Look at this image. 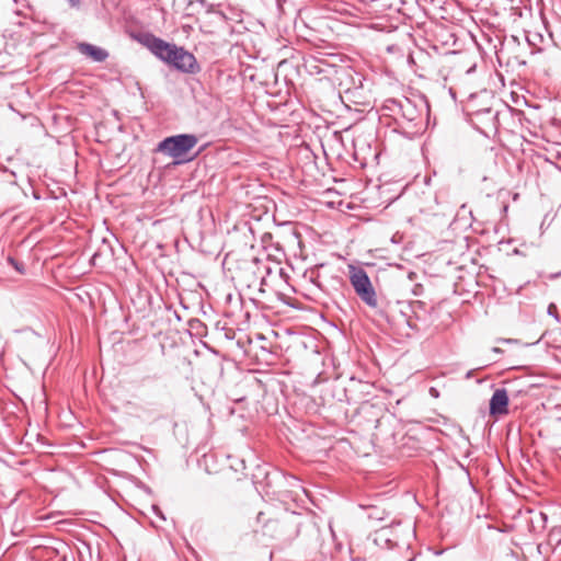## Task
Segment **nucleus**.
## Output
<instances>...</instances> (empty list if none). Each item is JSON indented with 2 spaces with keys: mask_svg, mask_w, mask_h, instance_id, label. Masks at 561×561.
Masks as SVG:
<instances>
[{
  "mask_svg": "<svg viewBox=\"0 0 561 561\" xmlns=\"http://www.w3.org/2000/svg\"><path fill=\"white\" fill-rule=\"evenodd\" d=\"M408 324H409V327H411V328H413V327H414V325L412 324V322H411V319H409V320H408Z\"/></svg>",
  "mask_w": 561,
  "mask_h": 561,
  "instance_id": "nucleus-25",
  "label": "nucleus"
},
{
  "mask_svg": "<svg viewBox=\"0 0 561 561\" xmlns=\"http://www.w3.org/2000/svg\"><path fill=\"white\" fill-rule=\"evenodd\" d=\"M458 22H462L463 23V22H466V20L465 19H458Z\"/></svg>",
  "mask_w": 561,
  "mask_h": 561,
  "instance_id": "nucleus-29",
  "label": "nucleus"
},
{
  "mask_svg": "<svg viewBox=\"0 0 561 561\" xmlns=\"http://www.w3.org/2000/svg\"><path fill=\"white\" fill-rule=\"evenodd\" d=\"M388 108L407 137L413 138L424 131L426 127L424 110L419 108L410 99L391 100Z\"/></svg>",
  "mask_w": 561,
  "mask_h": 561,
  "instance_id": "nucleus-1",
  "label": "nucleus"
},
{
  "mask_svg": "<svg viewBox=\"0 0 561 561\" xmlns=\"http://www.w3.org/2000/svg\"><path fill=\"white\" fill-rule=\"evenodd\" d=\"M145 44L156 57L167 64L170 61L172 54L176 51L175 44L168 43L154 35L147 36Z\"/></svg>",
  "mask_w": 561,
  "mask_h": 561,
  "instance_id": "nucleus-7",
  "label": "nucleus"
},
{
  "mask_svg": "<svg viewBox=\"0 0 561 561\" xmlns=\"http://www.w3.org/2000/svg\"><path fill=\"white\" fill-rule=\"evenodd\" d=\"M458 42H461L463 47L458 49V67L465 70L466 75L473 72L481 60L480 46L477 43L471 31L458 23Z\"/></svg>",
  "mask_w": 561,
  "mask_h": 561,
  "instance_id": "nucleus-2",
  "label": "nucleus"
},
{
  "mask_svg": "<svg viewBox=\"0 0 561 561\" xmlns=\"http://www.w3.org/2000/svg\"><path fill=\"white\" fill-rule=\"evenodd\" d=\"M431 393L437 396V392L434 388H431Z\"/></svg>",
  "mask_w": 561,
  "mask_h": 561,
  "instance_id": "nucleus-24",
  "label": "nucleus"
},
{
  "mask_svg": "<svg viewBox=\"0 0 561 561\" xmlns=\"http://www.w3.org/2000/svg\"><path fill=\"white\" fill-rule=\"evenodd\" d=\"M409 308L416 320H427L430 312L425 302L421 300H413L409 304Z\"/></svg>",
  "mask_w": 561,
  "mask_h": 561,
  "instance_id": "nucleus-12",
  "label": "nucleus"
},
{
  "mask_svg": "<svg viewBox=\"0 0 561 561\" xmlns=\"http://www.w3.org/2000/svg\"><path fill=\"white\" fill-rule=\"evenodd\" d=\"M486 118L488 121L492 119V112L490 108H483L479 110L474 113H470L466 111V119L467 122L477 130H479L482 134H485V131L480 126L481 123H483V119Z\"/></svg>",
  "mask_w": 561,
  "mask_h": 561,
  "instance_id": "nucleus-10",
  "label": "nucleus"
},
{
  "mask_svg": "<svg viewBox=\"0 0 561 561\" xmlns=\"http://www.w3.org/2000/svg\"><path fill=\"white\" fill-rule=\"evenodd\" d=\"M451 37H453V44H455L456 43V37L454 35H451Z\"/></svg>",
  "mask_w": 561,
  "mask_h": 561,
  "instance_id": "nucleus-28",
  "label": "nucleus"
},
{
  "mask_svg": "<svg viewBox=\"0 0 561 561\" xmlns=\"http://www.w3.org/2000/svg\"><path fill=\"white\" fill-rule=\"evenodd\" d=\"M472 224V215L471 210L467 208L463 204L458 208V227L459 228H469Z\"/></svg>",
  "mask_w": 561,
  "mask_h": 561,
  "instance_id": "nucleus-13",
  "label": "nucleus"
},
{
  "mask_svg": "<svg viewBox=\"0 0 561 561\" xmlns=\"http://www.w3.org/2000/svg\"><path fill=\"white\" fill-rule=\"evenodd\" d=\"M168 64L186 73H195L199 71V66L195 56L192 53L185 50L183 47L176 46V51L175 54H172V57Z\"/></svg>",
  "mask_w": 561,
  "mask_h": 561,
  "instance_id": "nucleus-6",
  "label": "nucleus"
},
{
  "mask_svg": "<svg viewBox=\"0 0 561 561\" xmlns=\"http://www.w3.org/2000/svg\"><path fill=\"white\" fill-rule=\"evenodd\" d=\"M508 394L504 388L496 389L490 399V414L502 415L508 412Z\"/></svg>",
  "mask_w": 561,
  "mask_h": 561,
  "instance_id": "nucleus-8",
  "label": "nucleus"
},
{
  "mask_svg": "<svg viewBox=\"0 0 561 561\" xmlns=\"http://www.w3.org/2000/svg\"><path fill=\"white\" fill-rule=\"evenodd\" d=\"M458 468L460 469V471H458V480L462 477L471 485V480H470V477H469V472L459 461H458Z\"/></svg>",
  "mask_w": 561,
  "mask_h": 561,
  "instance_id": "nucleus-16",
  "label": "nucleus"
},
{
  "mask_svg": "<svg viewBox=\"0 0 561 561\" xmlns=\"http://www.w3.org/2000/svg\"><path fill=\"white\" fill-rule=\"evenodd\" d=\"M445 550H439V551H435V554H440L443 553Z\"/></svg>",
  "mask_w": 561,
  "mask_h": 561,
  "instance_id": "nucleus-26",
  "label": "nucleus"
},
{
  "mask_svg": "<svg viewBox=\"0 0 561 561\" xmlns=\"http://www.w3.org/2000/svg\"><path fill=\"white\" fill-rule=\"evenodd\" d=\"M66 1L73 9H78L80 7V0H66Z\"/></svg>",
  "mask_w": 561,
  "mask_h": 561,
  "instance_id": "nucleus-20",
  "label": "nucleus"
},
{
  "mask_svg": "<svg viewBox=\"0 0 561 561\" xmlns=\"http://www.w3.org/2000/svg\"><path fill=\"white\" fill-rule=\"evenodd\" d=\"M348 278L359 299L369 308L376 309L378 307V298L367 272L363 267L350 265Z\"/></svg>",
  "mask_w": 561,
  "mask_h": 561,
  "instance_id": "nucleus-4",
  "label": "nucleus"
},
{
  "mask_svg": "<svg viewBox=\"0 0 561 561\" xmlns=\"http://www.w3.org/2000/svg\"><path fill=\"white\" fill-rule=\"evenodd\" d=\"M554 310H556L554 305H550L549 308H548V313L554 317L556 316L554 314Z\"/></svg>",
  "mask_w": 561,
  "mask_h": 561,
  "instance_id": "nucleus-21",
  "label": "nucleus"
},
{
  "mask_svg": "<svg viewBox=\"0 0 561 561\" xmlns=\"http://www.w3.org/2000/svg\"><path fill=\"white\" fill-rule=\"evenodd\" d=\"M416 59L425 60V59H427V56H426V54H425L424 51H422V50H420V51H419V53H416V54H410V55H409V62H410V65L415 66L414 71H415L416 73H419V76H420V77H424V73H423L422 71H424V70H425V68H424V67H419V66H417V64H416Z\"/></svg>",
  "mask_w": 561,
  "mask_h": 561,
  "instance_id": "nucleus-14",
  "label": "nucleus"
},
{
  "mask_svg": "<svg viewBox=\"0 0 561 561\" xmlns=\"http://www.w3.org/2000/svg\"><path fill=\"white\" fill-rule=\"evenodd\" d=\"M8 263L14 267V270L16 272H19L20 274H24L25 273V267H24V264L18 260H15L14 257L12 256H9L8 257Z\"/></svg>",
  "mask_w": 561,
  "mask_h": 561,
  "instance_id": "nucleus-15",
  "label": "nucleus"
},
{
  "mask_svg": "<svg viewBox=\"0 0 561 561\" xmlns=\"http://www.w3.org/2000/svg\"><path fill=\"white\" fill-rule=\"evenodd\" d=\"M455 50H447L442 54L439 62H438V81H440L444 89L448 90L449 95L456 100V89L454 85V81L456 78L455 75Z\"/></svg>",
  "mask_w": 561,
  "mask_h": 561,
  "instance_id": "nucleus-5",
  "label": "nucleus"
},
{
  "mask_svg": "<svg viewBox=\"0 0 561 561\" xmlns=\"http://www.w3.org/2000/svg\"><path fill=\"white\" fill-rule=\"evenodd\" d=\"M198 138L193 134H180L164 138L156 148L157 152L183 161V158L197 145Z\"/></svg>",
  "mask_w": 561,
  "mask_h": 561,
  "instance_id": "nucleus-3",
  "label": "nucleus"
},
{
  "mask_svg": "<svg viewBox=\"0 0 561 561\" xmlns=\"http://www.w3.org/2000/svg\"><path fill=\"white\" fill-rule=\"evenodd\" d=\"M492 352H494V353H501L502 351H501V348H499V347H493V348H492Z\"/></svg>",
  "mask_w": 561,
  "mask_h": 561,
  "instance_id": "nucleus-23",
  "label": "nucleus"
},
{
  "mask_svg": "<svg viewBox=\"0 0 561 561\" xmlns=\"http://www.w3.org/2000/svg\"><path fill=\"white\" fill-rule=\"evenodd\" d=\"M458 9H461L465 12H469L471 10V4H463L461 1L458 0L457 2ZM468 21H471L472 18L468 13H463Z\"/></svg>",
  "mask_w": 561,
  "mask_h": 561,
  "instance_id": "nucleus-18",
  "label": "nucleus"
},
{
  "mask_svg": "<svg viewBox=\"0 0 561 561\" xmlns=\"http://www.w3.org/2000/svg\"><path fill=\"white\" fill-rule=\"evenodd\" d=\"M526 39H527L529 45L535 46L536 45V41L537 39L541 41L542 36L540 34H537V33H535V34L528 33L526 35Z\"/></svg>",
  "mask_w": 561,
  "mask_h": 561,
  "instance_id": "nucleus-17",
  "label": "nucleus"
},
{
  "mask_svg": "<svg viewBox=\"0 0 561 561\" xmlns=\"http://www.w3.org/2000/svg\"><path fill=\"white\" fill-rule=\"evenodd\" d=\"M433 312L439 317L445 311V304L439 302L435 308H432Z\"/></svg>",
  "mask_w": 561,
  "mask_h": 561,
  "instance_id": "nucleus-19",
  "label": "nucleus"
},
{
  "mask_svg": "<svg viewBox=\"0 0 561 561\" xmlns=\"http://www.w3.org/2000/svg\"><path fill=\"white\" fill-rule=\"evenodd\" d=\"M264 533L271 537L284 538L286 536V524L279 519H268L264 524Z\"/></svg>",
  "mask_w": 561,
  "mask_h": 561,
  "instance_id": "nucleus-11",
  "label": "nucleus"
},
{
  "mask_svg": "<svg viewBox=\"0 0 561 561\" xmlns=\"http://www.w3.org/2000/svg\"><path fill=\"white\" fill-rule=\"evenodd\" d=\"M77 49L80 54L95 62H103L110 56L106 49L85 42L78 43Z\"/></svg>",
  "mask_w": 561,
  "mask_h": 561,
  "instance_id": "nucleus-9",
  "label": "nucleus"
},
{
  "mask_svg": "<svg viewBox=\"0 0 561 561\" xmlns=\"http://www.w3.org/2000/svg\"><path fill=\"white\" fill-rule=\"evenodd\" d=\"M263 517H264V514L263 513H259L257 520L259 522H263Z\"/></svg>",
  "mask_w": 561,
  "mask_h": 561,
  "instance_id": "nucleus-22",
  "label": "nucleus"
},
{
  "mask_svg": "<svg viewBox=\"0 0 561 561\" xmlns=\"http://www.w3.org/2000/svg\"><path fill=\"white\" fill-rule=\"evenodd\" d=\"M557 546H558V547H561V538L558 540Z\"/></svg>",
  "mask_w": 561,
  "mask_h": 561,
  "instance_id": "nucleus-27",
  "label": "nucleus"
}]
</instances>
